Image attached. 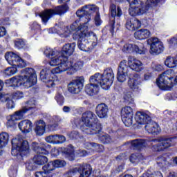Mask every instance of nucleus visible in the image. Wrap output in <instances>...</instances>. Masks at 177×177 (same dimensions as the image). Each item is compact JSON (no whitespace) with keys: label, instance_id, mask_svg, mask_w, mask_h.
Listing matches in <instances>:
<instances>
[{"label":"nucleus","instance_id":"nucleus-16","mask_svg":"<svg viewBox=\"0 0 177 177\" xmlns=\"http://www.w3.org/2000/svg\"><path fill=\"white\" fill-rule=\"evenodd\" d=\"M27 106L23 107L19 111H16L14 114L11 115L12 118H14L16 121H19V120H23V117H24V114L28 113L30 110H32V109H35V101L34 100H30L27 102Z\"/></svg>","mask_w":177,"mask_h":177},{"label":"nucleus","instance_id":"nucleus-30","mask_svg":"<svg viewBox=\"0 0 177 177\" xmlns=\"http://www.w3.org/2000/svg\"><path fill=\"white\" fill-rule=\"evenodd\" d=\"M64 59V57L63 55H60V53H59L55 56L50 57L49 64L52 67H55V66H59Z\"/></svg>","mask_w":177,"mask_h":177},{"label":"nucleus","instance_id":"nucleus-33","mask_svg":"<svg viewBox=\"0 0 177 177\" xmlns=\"http://www.w3.org/2000/svg\"><path fill=\"white\" fill-rule=\"evenodd\" d=\"M165 64L169 68H174L177 66V60L176 57H167L165 61Z\"/></svg>","mask_w":177,"mask_h":177},{"label":"nucleus","instance_id":"nucleus-25","mask_svg":"<svg viewBox=\"0 0 177 177\" xmlns=\"http://www.w3.org/2000/svg\"><path fill=\"white\" fill-rule=\"evenodd\" d=\"M18 127L20 131H21V132H24L25 133H28L31 132V129H32V123L31 122V121L28 120H25L21 121L19 123Z\"/></svg>","mask_w":177,"mask_h":177},{"label":"nucleus","instance_id":"nucleus-11","mask_svg":"<svg viewBox=\"0 0 177 177\" xmlns=\"http://www.w3.org/2000/svg\"><path fill=\"white\" fill-rule=\"evenodd\" d=\"M147 45L150 46L149 53L157 55L164 52V45L157 37H151L147 41Z\"/></svg>","mask_w":177,"mask_h":177},{"label":"nucleus","instance_id":"nucleus-20","mask_svg":"<svg viewBox=\"0 0 177 177\" xmlns=\"http://www.w3.org/2000/svg\"><path fill=\"white\" fill-rule=\"evenodd\" d=\"M75 50V43H68L65 44L62 50H61L60 55L63 56L64 58L67 59L69 56H71Z\"/></svg>","mask_w":177,"mask_h":177},{"label":"nucleus","instance_id":"nucleus-59","mask_svg":"<svg viewBox=\"0 0 177 177\" xmlns=\"http://www.w3.org/2000/svg\"><path fill=\"white\" fill-rule=\"evenodd\" d=\"M169 45H171V46H176L177 45V37H173L171 38L169 41Z\"/></svg>","mask_w":177,"mask_h":177},{"label":"nucleus","instance_id":"nucleus-31","mask_svg":"<svg viewBox=\"0 0 177 177\" xmlns=\"http://www.w3.org/2000/svg\"><path fill=\"white\" fill-rule=\"evenodd\" d=\"M148 142L142 139H136L131 141V146L135 149H143V147H146Z\"/></svg>","mask_w":177,"mask_h":177},{"label":"nucleus","instance_id":"nucleus-44","mask_svg":"<svg viewBox=\"0 0 177 177\" xmlns=\"http://www.w3.org/2000/svg\"><path fill=\"white\" fill-rule=\"evenodd\" d=\"M57 103L59 104V106H63V103H64V97L60 93H57L55 97Z\"/></svg>","mask_w":177,"mask_h":177},{"label":"nucleus","instance_id":"nucleus-63","mask_svg":"<svg viewBox=\"0 0 177 177\" xmlns=\"http://www.w3.org/2000/svg\"><path fill=\"white\" fill-rule=\"evenodd\" d=\"M1 37H4V35H6V29L5 27H1Z\"/></svg>","mask_w":177,"mask_h":177},{"label":"nucleus","instance_id":"nucleus-17","mask_svg":"<svg viewBox=\"0 0 177 177\" xmlns=\"http://www.w3.org/2000/svg\"><path fill=\"white\" fill-rule=\"evenodd\" d=\"M121 117L124 125L126 127H131L133 124V110L131 106H124L121 111Z\"/></svg>","mask_w":177,"mask_h":177},{"label":"nucleus","instance_id":"nucleus-56","mask_svg":"<svg viewBox=\"0 0 177 177\" xmlns=\"http://www.w3.org/2000/svg\"><path fill=\"white\" fill-rule=\"evenodd\" d=\"M7 109H15V102L12 100H8L6 104Z\"/></svg>","mask_w":177,"mask_h":177},{"label":"nucleus","instance_id":"nucleus-58","mask_svg":"<svg viewBox=\"0 0 177 177\" xmlns=\"http://www.w3.org/2000/svg\"><path fill=\"white\" fill-rule=\"evenodd\" d=\"M76 154L78 157H84V156H86L88 153L85 150H80L76 152Z\"/></svg>","mask_w":177,"mask_h":177},{"label":"nucleus","instance_id":"nucleus-52","mask_svg":"<svg viewBox=\"0 0 177 177\" xmlns=\"http://www.w3.org/2000/svg\"><path fill=\"white\" fill-rule=\"evenodd\" d=\"M95 26H100L102 24V19H100V14L99 12L96 13L95 17Z\"/></svg>","mask_w":177,"mask_h":177},{"label":"nucleus","instance_id":"nucleus-23","mask_svg":"<svg viewBox=\"0 0 177 177\" xmlns=\"http://www.w3.org/2000/svg\"><path fill=\"white\" fill-rule=\"evenodd\" d=\"M141 26L142 23L136 18H131L126 22V28L129 31H136V30L140 28Z\"/></svg>","mask_w":177,"mask_h":177},{"label":"nucleus","instance_id":"nucleus-62","mask_svg":"<svg viewBox=\"0 0 177 177\" xmlns=\"http://www.w3.org/2000/svg\"><path fill=\"white\" fill-rule=\"evenodd\" d=\"M32 30H39V28H41V27L39 26V25L37 23H34L32 25Z\"/></svg>","mask_w":177,"mask_h":177},{"label":"nucleus","instance_id":"nucleus-36","mask_svg":"<svg viewBox=\"0 0 177 177\" xmlns=\"http://www.w3.org/2000/svg\"><path fill=\"white\" fill-rule=\"evenodd\" d=\"M86 147L89 149H94L98 153L103 151V145H100L99 144H96L94 142H86Z\"/></svg>","mask_w":177,"mask_h":177},{"label":"nucleus","instance_id":"nucleus-1","mask_svg":"<svg viewBox=\"0 0 177 177\" xmlns=\"http://www.w3.org/2000/svg\"><path fill=\"white\" fill-rule=\"evenodd\" d=\"M97 8L91 6H85L76 12L77 17H79L81 23V26L74 22L71 26L72 31H76L73 37V39H78L77 46L80 50L86 51L89 49L88 46V41L85 39V37L96 38V35L93 32L88 31V23L91 21L92 13L96 12Z\"/></svg>","mask_w":177,"mask_h":177},{"label":"nucleus","instance_id":"nucleus-50","mask_svg":"<svg viewBox=\"0 0 177 177\" xmlns=\"http://www.w3.org/2000/svg\"><path fill=\"white\" fill-rule=\"evenodd\" d=\"M25 45L26 43H24V41L21 39H18L15 41V46H17V48H19V49H21V48H24Z\"/></svg>","mask_w":177,"mask_h":177},{"label":"nucleus","instance_id":"nucleus-3","mask_svg":"<svg viewBox=\"0 0 177 177\" xmlns=\"http://www.w3.org/2000/svg\"><path fill=\"white\" fill-rule=\"evenodd\" d=\"M89 82L90 84L86 86L85 91L90 96H93L99 92V86H101L102 89L109 90L114 82V72H113V69L108 68L102 75L97 73L91 75Z\"/></svg>","mask_w":177,"mask_h":177},{"label":"nucleus","instance_id":"nucleus-12","mask_svg":"<svg viewBox=\"0 0 177 177\" xmlns=\"http://www.w3.org/2000/svg\"><path fill=\"white\" fill-rule=\"evenodd\" d=\"M5 59L8 61V63L11 66L16 67H19L20 68H23L26 67V62L24 61L20 56L17 55L16 53L13 52H9L6 53Z\"/></svg>","mask_w":177,"mask_h":177},{"label":"nucleus","instance_id":"nucleus-22","mask_svg":"<svg viewBox=\"0 0 177 177\" xmlns=\"http://www.w3.org/2000/svg\"><path fill=\"white\" fill-rule=\"evenodd\" d=\"M135 120L136 123L139 124V125H145V124H147L151 121V118L143 112H137L135 116Z\"/></svg>","mask_w":177,"mask_h":177},{"label":"nucleus","instance_id":"nucleus-45","mask_svg":"<svg viewBox=\"0 0 177 177\" xmlns=\"http://www.w3.org/2000/svg\"><path fill=\"white\" fill-rule=\"evenodd\" d=\"M15 125H16V120L10 115L8 117L7 127L12 128V127H15Z\"/></svg>","mask_w":177,"mask_h":177},{"label":"nucleus","instance_id":"nucleus-46","mask_svg":"<svg viewBox=\"0 0 177 177\" xmlns=\"http://www.w3.org/2000/svg\"><path fill=\"white\" fill-rule=\"evenodd\" d=\"M26 167L28 171H34V169H37V164L35 163V161L28 162L26 164Z\"/></svg>","mask_w":177,"mask_h":177},{"label":"nucleus","instance_id":"nucleus-42","mask_svg":"<svg viewBox=\"0 0 177 177\" xmlns=\"http://www.w3.org/2000/svg\"><path fill=\"white\" fill-rule=\"evenodd\" d=\"M63 153L66 154V156H71V157H73L74 156V147L73 145H69L64 149Z\"/></svg>","mask_w":177,"mask_h":177},{"label":"nucleus","instance_id":"nucleus-40","mask_svg":"<svg viewBox=\"0 0 177 177\" xmlns=\"http://www.w3.org/2000/svg\"><path fill=\"white\" fill-rule=\"evenodd\" d=\"M8 142H9V134L6 132H2L1 135V146H6Z\"/></svg>","mask_w":177,"mask_h":177},{"label":"nucleus","instance_id":"nucleus-34","mask_svg":"<svg viewBox=\"0 0 177 177\" xmlns=\"http://www.w3.org/2000/svg\"><path fill=\"white\" fill-rule=\"evenodd\" d=\"M166 156L167 155H162L158 156L156 158L157 165L160 168H164V167H166V165H168V160H167Z\"/></svg>","mask_w":177,"mask_h":177},{"label":"nucleus","instance_id":"nucleus-27","mask_svg":"<svg viewBox=\"0 0 177 177\" xmlns=\"http://www.w3.org/2000/svg\"><path fill=\"white\" fill-rule=\"evenodd\" d=\"M71 72H67V74L72 75L74 73L81 70L84 67V62L82 61H76L75 59H71Z\"/></svg>","mask_w":177,"mask_h":177},{"label":"nucleus","instance_id":"nucleus-54","mask_svg":"<svg viewBox=\"0 0 177 177\" xmlns=\"http://www.w3.org/2000/svg\"><path fill=\"white\" fill-rule=\"evenodd\" d=\"M160 1V0H147V5H148L149 7L152 8V6L159 3Z\"/></svg>","mask_w":177,"mask_h":177},{"label":"nucleus","instance_id":"nucleus-15","mask_svg":"<svg viewBox=\"0 0 177 177\" xmlns=\"http://www.w3.org/2000/svg\"><path fill=\"white\" fill-rule=\"evenodd\" d=\"M122 51L125 53H132L133 52H136V53L143 55L146 51V48H145V45L142 43H139L138 44H126L122 48Z\"/></svg>","mask_w":177,"mask_h":177},{"label":"nucleus","instance_id":"nucleus-55","mask_svg":"<svg viewBox=\"0 0 177 177\" xmlns=\"http://www.w3.org/2000/svg\"><path fill=\"white\" fill-rule=\"evenodd\" d=\"M71 139H78L80 138V133L77 131H73L69 135Z\"/></svg>","mask_w":177,"mask_h":177},{"label":"nucleus","instance_id":"nucleus-53","mask_svg":"<svg viewBox=\"0 0 177 177\" xmlns=\"http://www.w3.org/2000/svg\"><path fill=\"white\" fill-rule=\"evenodd\" d=\"M57 145L64 143L66 142V137L62 135H57Z\"/></svg>","mask_w":177,"mask_h":177},{"label":"nucleus","instance_id":"nucleus-61","mask_svg":"<svg viewBox=\"0 0 177 177\" xmlns=\"http://www.w3.org/2000/svg\"><path fill=\"white\" fill-rule=\"evenodd\" d=\"M62 110L64 113H70V111H71V108L67 106H64Z\"/></svg>","mask_w":177,"mask_h":177},{"label":"nucleus","instance_id":"nucleus-51","mask_svg":"<svg viewBox=\"0 0 177 177\" xmlns=\"http://www.w3.org/2000/svg\"><path fill=\"white\" fill-rule=\"evenodd\" d=\"M152 68L154 71H162L164 70V67L160 64L153 65Z\"/></svg>","mask_w":177,"mask_h":177},{"label":"nucleus","instance_id":"nucleus-60","mask_svg":"<svg viewBox=\"0 0 177 177\" xmlns=\"http://www.w3.org/2000/svg\"><path fill=\"white\" fill-rule=\"evenodd\" d=\"M8 175L10 177H16V170H10Z\"/></svg>","mask_w":177,"mask_h":177},{"label":"nucleus","instance_id":"nucleus-21","mask_svg":"<svg viewBox=\"0 0 177 177\" xmlns=\"http://www.w3.org/2000/svg\"><path fill=\"white\" fill-rule=\"evenodd\" d=\"M95 113L99 118H107L109 106L104 103L99 104L96 106Z\"/></svg>","mask_w":177,"mask_h":177},{"label":"nucleus","instance_id":"nucleus-10","mask_svg":"<svg viewBox=\"0 0 177 177\" xmlns=\"http://www.w3.org/2000/svg\"><path fill=\"white\" fill-rule=\"evenodd\" d=\"M68 10V6L67 5L59 6L55 7L54 9H48L44 10L43 12L40 13L39 16L44 24L48 23V20L50 17H53L55 15H64L66 10Z\"/></svg>","mask_w":177,"mask_h":177},{"label":"nucleus","instance_id":"nucleus-29","mask_svg":"<svg viewBox=\"0 0 177 177\" xmlns=\"http://www.w3.org/2000/svg\"><path fill=\"white\" fill-rule=\"evenodd\" d=\"M136 39H146L150 37V30L147 29H141L134 33Z\"/></svg>","mask_w":177,"mask_h":177},{"label":"nucleus","instance_id":"nucleus-28","mask_svg":"<svg viewBox=\"0 0 177 177\" xmlns=\"http://www.w3.org/2000/svg\"><path fill=\"white\" fill-rule=\"evenodd\" d=\"M45 128H46V123L44 120H39L36 122L35 132L38 136H42L45 133Z\"/></svg>","mask_w":177,"mask_h":177},{"label":"nucleus","instance_id":"nucleus-6","mask_svg":"<svg viewBox=\"0 0 177 177\" xmlns=\"http://www.w3.org/2000/svg\"><path fill=\"white\" fill-rule=\"evenodd\" d=\"M129 68L136 73H140L145 70L143 63L140 60L133 57H129L128 62L122 60L120 62L117 73V80L119 82H125L129 74Z\"/></svg>","mask_w":177,"mask_h":177},{"label":"nucleus","instance_id":"nucleus-64","mask_svg":"<svg viewBox=\"0 0 177 177\" xmlns=\"http://www.w3.org/2000/svg\"><path fill=\"white\" fill-rule=\"evenodd\" d=\"M144 79L145 80V81H147L148 80H150V74L149 73H146L144 75Z\"/></svg>","mask_w":177,"mask_h":177},{"label":"nucleus","instance_id":"nucleus-57","mask_svg":"<svg viewBox=\"0 0 177 177\" xmlns=\"http://www.w3.org/2000/svg\"><path fill=\"white\" fill-rule=\"evenodd\" d=\"M1 102H8L10 100V95L9 94H1Z\"/></svg>","mask_w":177,"mask_h":177},{"label":"nucleus","instance_id":"nucleus-49","mask_svg":"<svg viewBox=\"0 0 177 177\" xmlns=\"http://www.w3.org/2000/svg\"><path fill=\"white\" fill-rule=\"evenodd\" d=\"M130 161L133 164H138V162L140 161V158H139V157H138V156L136 154H132L130 157Z\"/></svg>","mask_w":177,"mask_h":177},{"label":"nucleus","instance_id":"nucleus-47","mask_svg":"<svg viewBox=\"0 0 177 177\" xmlns=\"http://www.w3.org/2000/svg\"><path fill=\"white\" fill-rule=\"evenodd\" d=\"M53 162L55 168H62L66 165V161L63 160H55Z\"/></svg>","mask_w":177,"mask_h":177},{"label":"nucleus","instance_id":"nucleus-18","mask_svg":"<svg viewBox=\"0 0 177 177\" xmlns=\"http://www.w3.org/2000/svg\"><path fill=\"white\" fill-rule=\"evenodd\" d=\"M54 162H50L47 165L43 167V171H37L35 173L36 177H53L52 171H55V169Z\"/></svg>","mask_w":177,"mask_h":177},{"label":"nucleus","instance_id":"nucleus-19","mask_svg":"<svg viewBox=\"0 0 177 177\" xmlns=\"http://www.w3.org/2000/svg\"><path fill=\"white\" fill-rule=\"evenodd\" d=\"M128 86L133 91H138L139 85H140V75L138 73L129 75Z\"/></svg>","mask_w":177,"mask_h":177},{"label":"nucleus","instance_id":"nucleus-4","mask_svg":"<svg viewBox=\"0 0 177 177\" xmlns=\"http://www.w3.org/2000/svg\"><path fill=\"white\" fill-rule=\"evenodd\" d=\"M22 74L24 75L12 77L6 80V85L12 88H19V86L31 88L32 85L37 84V73H35V71L32 68L24 69Z\"/></svg>","mask_w":177,"mask_h":177},{"label":"nucleus","instance_id":"nucleus-14","mask_svg":"<svg viewBox=\"0 0 177 177\" xmlns=\"http://www.w3.org/2000/svg\"><path fill=\"white\" fill-rule=\"evenodd\" d=\"M130 4V8L129 12L131 16H138L139 15H143L145 10H143V3L140 0H133L131 3V0H129Z\"/></svg>","mask_w":177,"mask_h":177},{"label":"nucleus","instance_id":"nucleus-48","mask_svg":"<svg viewBox=\"0 0 177 177\" xmlns=\"http://www.w3.org/2000/svg\"><path fill=\"white\" fill-rule=\"evenodd\" d=\"M24 94L21 91H17L12 93V99H23Z\"/></svg>","mask_w":177,"mask_h":177},{"label":"nucleus","instance_id":"nucleus-7","mask_svg":"<svg viewBox=\"0 0 177 177\" xmlns=\"http://www.w3.org/2000/svg\"><path fill=\"white\" fill-rule=\"evenodd\" d=\"M12 148L11 151L12 156H21V153L28 152L30 146L27 140H23L21 136H17L12 140Z\"/></svg>","mask_w":177,"mask_h":177},{"label":"nucleus","instance_id":"nucleus-39","mask_svg":"<svg viewBox=\"0 0 177 177\" xmlns=\"http://www.w3.org/2000/svg\"><path fill=\"white\" fill-rule=\"evenodd\" d=\"M44 55L46 56V57H53L56 56L59 53H57V50H53V48H47L45 49L44 52Z\"/></svg>","mask_w":177,"mask_h":177},{"label":"nucleus","instance_id":"nucleus-5","mask_svg":"<svg viewBox=\"0 0 177 177\" xmlns=\"http://www.w3.org/2000/svg\"><path fill=\"white\" fill-rule=\"evenodd\" d=\"M71 73V61L68 60L67 58H64L61 63L57 68H55L52 71L44 68L40 72V78L43 82L48 84V86H53L55 85L56 82L59 81L57 80V76L55 74H59L60 73Z\"/></svg>","mask_w":177,"mask_h":177},{"label":"nucleus","instance_id":"nucleus-9","mask_svg":"<svg viewBox=\"0 0 177 177\" xmlns=\"http://www.w3.org/2000/svg\"><path fill=\"white\" fill-rule=\"evenodd\" d=\"M154 145L152 147L153 150L155 151H162L165 149H169L172 146H175V138H168V137H160L158 139L153 140Z\"/></svg>","mask_w":177,"mask_h":177},{"label":"nucleus","instance_id":"nucleus-43","mask_svg":"<svg viewBox=\"0 0 177 177\" xmlns=\"http://www.w3.org/2000/svg\"><path fill=\"white\" fill-rule=\"evenodd\" d=\"M53 120H54V124H48V128H50V131H55V128H56L58 125L57 122H59V121H60V118H59L58 116H54L53 117Z\"/></svg>","mask_w":177,"mask_h":177},{"label":"nucleus","instance_id":"nucleus-13","mask_svg":"<svg viewBox=\"0 0 177 177\" xmlns=\"http://www.w3.org/2000/svg\"><path fill=\"white\" fill-rule=\"evenodd\" d=\"M84 82H85V79L83 76L76 77L68 85V91L74 94L80 93L84 88Z\"/></svg>","mask_w":177,"mask_h":177},{"label":"nucleus","instance_id":"nucleus-8","mask_svg":"<svg viewBox=\"0 0 177 177\" xmlns=\"http://www.w3.org/2000/svg\"><path fill=\"white\" fill-rule=\"evenodd\" d=\"M174 71L172 70H167L160 75L157 80V85L162 91H169L172 88L174 83Z\"/></svg>","mask_w":177,"mask_h":177},{"label":"nucleus","instance_id":"nucleus-37","mask_svg":"<svg viewBox=\"0 0 177 177\" xmlns=\"http://www.w3.org/2000/svg\"><path fill=\"white\" fill-rule=\"evenodd\" d=\"M35 162L36 165H44L45 162H48V158L42 155H37L35 156Z\"/></svg>","mask_w":177,"mask_h":177},{"label":"nucleus","instance_id":"nucleus-32","mask_svg":"<svg viewBox=\"0 0 177 177\" xmlns=\"http://www.w3.org/2000/svg\"><path fill=\"white\" fill-rule=\"evenodd\" d=\"M110 10L112 17H115V16H117L118 17H121V15H122V11L121 10V8L120 7L117 8L115 4H111Z\"/></svg>","mask_w":177,"mask_h":177},{"label":"nucleus","instance_id":"nucleus-38","mask_svg":"<svg viewBox=\"0 0 177 177\" xmlns=\"http://www.w3.org/2000/svg\"><path fill=\"white\" fill-rule=\"evenodd\" d=\"M123 99L127 104H133V97H132L131 91L125 92L124 93Z\"/></svg>","mask_w":177,"mask_h":177},{"label":"nucleus","instance_id":"nucleus-2","mask_svg":"<svg viewBox=\"0 0 177 177\" xmlns=\"http://www.w3.org/2000/svg\"><path fill=\"white\" fill-rule=\"evenodd\" d=\"M82 121L84 126L81 129L87 135H97L102 143H111V137L102 131V124L99 122L97 116L93 112L88 111L82 115Z\"/></svg>","mask_w":177,"mask_h":177},{"label":"nucleus","instance_id":"nucleus-26","mask_svg":"<svg viewBox=\"0 0 177 177\" xmlns=\"http://www.w3.org/2000/svg\"><path fill=\"white\" fill-rule=\"evenodd\" d=\"M32 149L37 154H49V152L45 149V144L34 142L32 143Z\"/></svg>","mask_w":177,"mask_h":177},{"label":"nucleus","instance_id":"nucleus-35","mask_svg":"<svg viewBox=\"0 0 177 177\" xmlns=\"http://www.w3.org/2000/svg\"><path fill=\"white\" fill-rule=\"evenodd\" d=\"M16 73H17V68L16 66H12L11 67L6 68L3 71V74L6 77H12V75H15Z\"/></svg>","mask_w":177,"mask_h":177},{"label":"nucleus","instance_id":"nucleus-24","mask_svg":"<svg viewBox=\"0 0 177 177\" xmlns=\"http://www.w3.org/2000/svg\"><path fill=\"white\" fill-rule=\"evenodd\" d=\"M145 129L148 133H151L152 135H157V133H160L161 131V129L158 124L156 122H151V120L147 123L145 125Z\"/></svg>","mask_w":177,"mask_h":177},{"label":"nucleus","instance_id":"nucleus-41","mask_svg":"<svg viewBox=\"0 0 177 177\" xmlns=\"http://www.w3.org/2000/svg\"><path fill=\"white\" fill-rule=\"evenodd\" d=\"M46 142H47V143H53V145H57V135L47 136L46 138Z\"/></svg>","mask_w":177,"mask_h":177}]
</instances>
